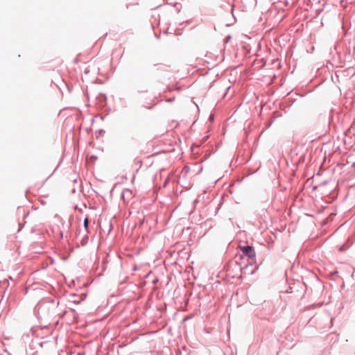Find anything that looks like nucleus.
Returning a JSON list of instances; mask_svg holds the SVG:
<instances>
[{
    "label": "nucleus",
    "instance_id": "2",
    "mask_svg": "<svg viewBox=\"0 0 355 355\" xmlns=\"http://www.w3.org/2000/svg\"><path fill=\"white\" fill-rule=\"evenodd\" d=\"M88 223H89V220L87 218H85V220H84V227L87 230V227H88Z\"/></svg>",
    "mask_w": 355,
    "mask_h": 355
},
{
    "label": "nucleus",
    "instance_id": "1",
    "mask_svg": "<svg viewBox=\"0 0 355 355\" xmlns=\"http://www.w3.org/2000/svg\"><path fill=\"white\" fill-rule=\"evenodd\" d=\"M241 250L250 259L255 258V252L251 246H240Z\"/></svg>",
    "mask_w": 355,
    "mask_h": 355
},
{
    "label": "nucleus",
    "instance_id": "3",
    "mask_svg": "<svg viewBox=\"0 0 355 355\" xmlns=\"http://www.w3.org/2000/svg\"><path fill=\"white\" fill-rule=\"evenodd\" d=\"M52 174H53V171H48L47 173H46L44 174V176H45V178H49Z\"/></svg>",
    "mask_w": 355,
    "mask_h": 355
},
{
    "label": "nucleus",
    "instance_id": "5",
    "mask_svg": "<svg viewBox=\"0 0 355 355\" xmlns=\"http://www.w3.org/2000/svg\"><path fill=\"white\" fill-rule=\"evenodd\" d=\"M353 166L355 168V162L353 164Z\"/></svg>",
    "mask_w": 355,
    "mask_h": 355
},
{
    "label": "nucleus",
    "instance_id": "4",
    "mask_svg": "<svg viewBox=\"0 0 355 355\" xmlns=\"http://www.w3.org/2000/svg\"><path fill=\"white\" fill-rule=\"evenodd\" d=\"M42 173H43V170H41L39 171L38 175H42Z\"/></svg>",
    "mask_w": 355,
    "mask_h": 355
}]
</instances>
